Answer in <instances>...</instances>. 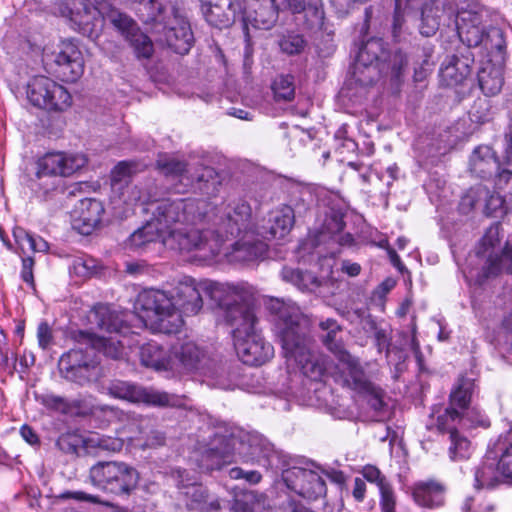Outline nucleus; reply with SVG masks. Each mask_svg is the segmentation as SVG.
<instances>
[{"mask_svg": "<svg viewBox=\"0 0 512 512\" xmlns=\"http://www.w3.org/2000/svg\"><path fill=\"white\" fill-rule=\"evenodd\" d=\"M497 185L512 197V172L508 170L501 172L498 176Z\"/></svg>", "mask_w": 512, "mask_h": 512, "instance_id": "4d7b16f0", "label": "nucleus"}, {"mask_svg": "<svg viewBox=\"0 0 512 512\" xmlns=\"http://www.w3.org/2000/svg\"><path fill=\"white\" fill-rule=\"evenodd\" d=\"M92 485L115 495H130L137 487L139 473L123 461H99L89 470Z\"/></svg>", "mask_w": 512, "mask_h": 512, "instance_id": "f8f14e48", "label": "nucleus"}, {"mask_svg": "<svg viewBox=\"0 0 512 512\" xmlns=\"http://www.w3.org/2000/svg\"><path fill=\"white\" fill-rule=\"evenodd\" d=\"M20 434L28 444L32 446L39 444V437L31 427L27 425L22 426L20 429Z\"/></svg>", "mask_w": 512, "mask_h": 512, "instance_id": "052dcab7", "label": "nucleus"}, {"mask_svg": "<svg viewBox=\"0 0 512 512\" xmlns=\"http://www.w3.org/2000/svg\"><path fill=\"white\" fill-rule=\"evenodd\" d=\"M282 279L292 283L300 290L312 291L319 286V281L312 273L300 269L284 267L281 272Z\"/></svg>", "mask_w": 512, "mask_h": 512, "instance_id": "4c0bfd02", "label": "nucleus"}, {"mask_svg": "<svg viewBox=\"0 0 512 512\" xmlns=\"http://www.w3.org/2000/svg\"><path fill=\"white\" fill-rule=\"evenodd\" d=\"M294 211L290 206L282 205L270 213L269 234L274 239H283L294 224Z\"/></svg>", "mask_w": 512, "mask_h": 512, "instance_id": "7c9ffc66", "label": "nucleus"}, {"mask_svg": "<svg viewBox=\"0 0 512 512\" xmlns=\"http://www.w3.org/2000/svg\"><path fill=\"white\" fill-rule=\"evenodd\" d=\"M481 90L485 95L498 94L503 86V68L501 66H486L478 74Z\"/></svg>", "mask_w": 512, "mask_h": 512, "instance_id": "473e14b6", "label": "nucleus"}, {"mask_svg": "<svg viewBox=\"0 0 512 512\" xmlns=\"http://www.w3.org/2000/svg\"><path fill=\"white\" fill-rule=\"evenodd\" d=\"M87 164V157L79 152H48L36 162L37 180L44 176L69 177Z\"/></svg>", "mask_w": 512, "mask_h": 512, "instance_id": "a211bd4d", "label": "nucleus"}, {"mask_svg": "<svg viewBox=\"0 0 512 512\" xmlns=\"http://www.w3.org/2000/svg\"><path fill=\"white\" fill-rule=\"evenodd\" d=\"M157 167L166 176L180 177L181 182L186 180L185 185H189L194 180L199 182L205 181L206 177H211L213 174V170L210 168H205L202 174H194L185 163L167 156L159 157Z\"/></svg>", "mask_w": 512, "mask_h": 512, "instance_id": "a878e982", "label": "nucleus"}, {"mask_svg": "<svg viewBox=\"0 0 512 512\" xmlns=\"http://www.w3.org/2000/svg\"><path fill=\"white\" fill-rule=\"evenodd\" d=\"M412 496L419 506L438 507L444 502V487L436 481L417 482L412 488Z\"/></svg>", "mask_w": 512, "mask_h": 512, "instance_id": "cd10ccee", "label": "nucleus"}, {"mask_svg": "<svg viewBox=\"0 0 512 512\" xmlns=\"http://www.w3.org/2000/svg\"><path fill=\"white\" fill-rule=\"evenodd\" d=\"M472 60L469 56L448 57L440 68V78L446 86H456L463 83L471 74Z\"/></svg>", "mask_w": 512, "mask_h": 512, "instance_id": "b1692460", "label": "nucleus"}, {"mask_svg": "<svg viewBox=\"0 0 512 512\" xmlns=\"http://www.w3.org/2000/svg\"><path fill=\"white\" fill-rule=\"evenodd\" d=\"M474 387L475 384L472 379L464 377L458 379L455 387L450 393L449 406L456 408L462 415L463 412L469 408Z\"/></svg>", "mask_w": 512, "mask_h": 512, "instance_id": "72a5a7b5", "label": "nucleus"}, {"mask_svg": "<svg viewBox=\"0 0 512 512\" xmlns=\"http://www.w3.org/2000/svg\"><path fill=\"white\" fill-rule=\"evenodd\" d=\"M246 462L247 437L240 438L233 434L215 435L197 458V464L201 471L211 472L236 461V455Z\"/></svg>", "mask_w": 512, "mask_h": 512, "instance_id": "4468645a", "label": "nucleus"}, {"mask_svg": "<svg viewBox=\"0 0 512 512\" xmlns=\"http://www.w3.org/2000/svg\"><path fill=\"white\" fill-rule=\"evenodd\" d=\"M243 479L250 484H257L261 481L262 475L255 470L252 471H244Z\"/></svg>", "mask_w": 512, "mask_h": 512, "instance_id": "774afa93", "label": "nucleus"}, {"mask_svg": "<svg viewBox=\"0 0 512 512\" xmlns=\"http://www.w3.org/2000/svg\"><path fill=\"white\" fill-rule=\"evenodd\" d=\"M498 169V161L489 146L477 147L470 157V170L481 178L491 175Z\"/></svg>", "mask_w": 512, "mask_h": 512, "instance_id": "c756f323", "label": "nucleus"}, {"mask_svg": "<svg viewBox=\"0 0 512 512\" xmlns=\"http://www.w3.org/2000/svg\"><path fill=\"white\" fill-rule=\"evenodd\" d=\"M319 327L321 330H323L325 332H327V331L341 332L340 325L336 322V320L331 319V318L320 321Z\"/></svg>", "mask_w": 512, "mask_h": 512, "instance_id": "338daca9", "label": "nucleus"}, {"mask_svg": "<svg viewBox=\"0 0 512 512\" xmlns=\"http://www.w3.org/2000/svg\"><path fill=\"white\" fill-rule=\"evenodd\" d=\"M130 316L127 313L119 314L106 305L96 306L91 317L102 334L79 331L75 336L77 346L59 359L61 375L79 385L97 380L100 368L96 352L118 359L124 354L126 347L132 348L138 344L136 332L130 331V327L125 324Z\"/></svg>", "mask_w": 512, "mask_h": 512, "instance_id": "f03ea898", "label": "nucleus"}, {"mask_svg": "<svg viewBox=\"0 0 512 512\" xmlns=\"http://www.w3.org/2000/svg\"><path fill=\"white\" fill-rule=\"evenodd\" d=\"M203 199H163L155 203L152 218L131 234L127 246L146 250L152 244H161L174 251L202 250L218 253L197 227L206 215Z\"/></svg>", "mask_w": 512, "mask_h": 512, "instance_id": "7ed1b4c3", "label": "nucleus"}, {"mask_svg": "<svg viewBox=\"0 0 512 512\" xmlns=\"http://www.w3.org/2000/svg\"><path fill=\"white\" fill-rule=\"evenodd\" d=\"M305 42L300 35H287L284 36L279 46L282 52L288 55H294L300 53L304 48Z\"/></svg>", "mask_w": 512, "mask_h": 512, "instance_id": "de8ad7c7", "label": "nucleus"}, {"mask_svg": "<svg viewBox=\"0 0 512 512\" xmlns=\"http://www.w3.org/2000/svg\"><path fill=\"white\" fill-rule=\"evenodd\" d=\"M41 403L48 409L61 413H67L70 409L68 401L54 394H45L41 396Z\"/></svg>", "mask_w": 512, "mask_h": 512, "instance_id": "09e8293b", "label": "nucleus"}, {"mask_svg": "<svg viewBox=\"0 0 512 512\" xmlns=\"http://www.w3.org/2000/svg\"><path fill=\"white\" fill-rule=\"evenodd\" d=\"M170 373L174 376L199 373L210 378V384L213 386L221 389L230 388V384L222 375L223 369L215 367L205 351L193 341L172 348Z\"/></svg>", "mask_w": 512, "mask_h": 512, "instance_id": "9d476101", "label": "nucleus"}, {"mask_svg": "<svg viewBox=\"0 0 512 512\" xmlns=\"http://www.w3.org/2000/svg\"><path fill=\"white\" fill-rule=\"evenodd\" d=\"M340 332H331L327 331L326 334L323 336V343L324 345L333 353L339 356V363L337 364V374H336V381L339 380L340 374H341V363L343 361L344 356L350 355L348 352H346L341 342L338 339V334Z\"/></svg>", "mask_w": 512, "mask_h": 512, "instance_id": "37998d69", "label": "nucleus"}, {"mask_svg": "<svg viewBox=\"0 0 512 512\" xmlns=\"http://www.w3.org/2000/svg\"><path fill=\"white\" fill-rule=\"evenodd\" d=\"M33 267L34 260L32 257L22 258L21 278L32 287H34Z\"/></svg>", "mask_w": 512, "mask_h": 512, "instance_id": "864d4df0", "label": "nucleus"}, {"mask_svg": "<svg viewBox=\"0 0 512 512\" xmlns=\"http://www.w3.org/2000/svg\"><path fill=\"white\" fill-rule=\"evenodd\" d=\"M498 472L502 477L512 479V429L497 443Z\"/></svg>", "mask_w": 512, "mask_h": 512, "instance_id": "c9c22d12", "label": "nucleus"}, {"mask_svg": "<svg viewBox=\"0 0 512 512\" xmlns=\"http://www.w3.org/2000/svg\"><path fill=\"white\" fill-rule=\"evenodd\" d=\"M253 295L247 301H239L229 308V299H223L227 309L224 318L232 328L234 348L239 359L246 365L259 366L269 361L274 355V348L258 333L257 317L252 308Z\"/></svg>", "mask_w": 512, "mask_h": 512, "instance_id": "0eeeda50", "label": "nucleus"}, {"mask_svg": "<svg viewBox=\"0 0 512 512\" xmlns=\"http://www.w3.org/2000/svg\"><path fill=\"white\" fill-rule=\"evenodd\" d=\"M401 6H402V1L396 0V8H395V13H394V18H393V34L395 37H397L399 35V33L401 32V28L404 23V18L401 13Z\"/></svg>", "mask_w": 512, "mask_h": 512, "instance_id": "13d9d810", "label": "nucleus"}, {"mask_svg": "<svg viewBox=\"0 0 512 512\" xmlns=\"http://www.w3.org/2000/svg\"><path fill=\"white\" fill-rule=\"evenodd\" d=\"M201 292H206L217 302L224 318L227 315L224 298L229 299V308H233L238 300L245 302L252 297V287L244 282L197 283L192 278H185L170 293L157 289L140 292L134 310L144 327L159 333H175L183 325V314L195 315L202 309Z\"/></svg>", "mask_w": 512, "mask_h": 512, "instance_id": "f257e3e1", "label": "nucleus"}, {"mask_svg": "<svg viewBox=\"0 0 512 512\" xmlns=\"http://www.w3.org/2000/svg\"><path fill=\"white\" fill-rule=\"evenodd\" d=\"M56 10L84 35H97L104 21H109L130 42L138 58H149L153 53L149 37L140 32L133 19L113 8L109 2L94 5L89 0H59Z\"/></svg>", "mask_w": 512, "mask_h": 512, "instance_id": "39448f33", "label": "nucleus"}, {"mask_svg": "<svg viewBox=\"0 0 512 512\" xmlns=\"http://www.w3.org/2000/svg\"><path fill=\"white\" fill-rule=\"evenodd\" d=\"M271 6L258 5L257 9L248 11L243 5L242 26L246 40L250 37V28L270 29L277 21L279 10L293 13H305V18L312 28H321L324 22L322 0H270Z\"/></svg>", "mask_w": 512, "mask_h": 512, "instance_id": "1a4fd4ad", "label": "nucleus"}, {"mask_svg": "<svg viewBox=\"0 0 512 512\" xmlns=\"http://www.w3.org/2000/svg\"><path fill=\"white\" fill-rule=\"evenodd\" d=\"M156 41L167 45L175 53L184 55L193 45V33L189 22L174 7H164L163 16L155 22H149Z\"/></svg>", "mask_w": 512, "mask_h": 512, "instance_id": "ddd939ff", "label": "nucleus"}, {"mask_svg": "<svg viewBox=\"0 0 512 512\" xmlns=\"http://www.w3.org/2000/svg\"><path fill=\"white\" fill-rule=\"evenodd\" d=\"M141 363L155 371L170 373L171 353L168 354L158 343L150 341L140 348Z\"/></svg>", "mask_w": 512, "mask_h": 512, "instance_id": "c85d7f7f", "label": "nucleus"}, {"mask_svg": "<svg viewBox=\"0 0 512 512\" xmlns=\"http://www.w3.org/2000/svg\"><path fill=\"white\" fill-rule=\"evenodd\" d=\"M0 363L6 368H15L16 357L13 353L9 354L7 348L0 345Z\"/></svg>", "mask_w": 512, "mask_h": 512, "instance_id": "e2e57ef3", "label": "nucleus"}, {"mask_svg": "<svg viewBox=\"0 0 512 512\" xmlns=\"http://www.w3.org/2000/svg\"><path fill=\"white\" fill-rule=\"evenodd\" d=\"M380 506L383 512H395L396 494L391 486L379 492Z\"/></svg>", "mask_w": 512, "mask_h": 512, "instance_id": "3c124183", "label": "nucleus"}, {"mask_svg": "<svg viewBox=\"0 0 512 512\" xmlns=\"http://www.w3.org/2000/svg\"><path fill=\"white\" fill-rule=\"evenodd\" d=\"M283 481L289 489L307 499L316 500L327 492L325 481L312 464L308 468L293 466V469H286Z\"/></svg>", "mask_w": 512, "mask_h": 512, "instance_id": "6ab92c4d", "label": "nucleus"}, {"mask_svg": "<svg viewBox=\"0 0 512 512\" xmlns=\"http://www.w3.org/2000/svg\"><path fill=\"white\" fill-rule=\"evenodd\" d=\"M272 90L277 100L290 101L295 95L294 78L291 75L278 76L273 84Z\"/></svg>", "mask_w": 512, "mask_h": 512, "instance_id": "a19ab883", "label": "nucleus"}, {"mask_svg": "<svg viewBox=\"0 0 512 512\" xmlns=\"http://www.w3.org/2000/svg\"><path fill=\"white\" fill-rule=\"evenodd\" d=\"M500 240L498 225L490 226L480 240L476 250V257L482 262L481 272L477 275L479 282L498 275L503 269L512 274V254L500 253Z\"/></svg>", "mask_w": 512, "mask_h": 512, "instance_id": "dca6fc26", "label": "nucleus"}, {"mask_svg": "<svg viewBox=\"0 0 512 512\" xmlns=\"http://www.w3.org/2000/svg\"><path fill=\"white\" fill-rule=\"evenodd\" d=\"M492 452H488L486 460L483 461L475 470L474 486L477 489H489L499 483L501 474L498 472V462L495 455L491 457Z\"/></svg>", "mask_w": 512, "mask_h": 512, "instance_id": "2f4dec72", "label": "nucleus"}, {"mask_svg": "<svg viewBox=\"0 0 512 512\" xmlns=\"http://www.w3.org/2000/svg\"><path fill=\"white\" fill-rule=\"evenodd\" d=\"M37 340L41 349L46 350L53 345V332L46 322H41L37 328Z\"/></svg>", "mask_w": 512, "mask_h": 512, "instance_id": "8fccbe9b", "label": "nucleus"}, {"mask_svg": "<svg viewBox=\"0 0 512 512\" xmlns=\"http://www.w3.org/2000/svg\"><path fill=\"white\" fill-rule=\"evenodd\" d=\"M104 213L103 204L94 198L81 199L73 211V227L83 235H89L100 224Z\"/></svg>", "mask_w": 512, "mask_h": 512, "instance_id": "5701e85b", "label": "nucleus"}, {"mask_svg": "<svg viewBox=\"0 0 512 512\" xmlns=\"http://www.w3.org/2000/svg\"><path fill=\"white\" fill-rule=\"evenodd\" d=\"M135 170L132 162L122 161L118 163L112 170V181L114 183L122 182Z\"/></svg>", "mask_w": 512, "mask_h": 512, "instance_id": "603ef678", "label": "nucleus"}, {"mask_svg": "<svg viewBox=\"0 0 512 512\" xmlns=\"http://www.w3.org/2000/svg\"><path fill=\"white\" fill-rule=\"evenodd\" d=\"M437 0H406V8L421 11L420 33L432 36L440 25L441 9L436 5Z\"/></svg>", "mask_w": 512, "mask_h": 512, "instance_id": "393cba45", "label": "nucleus"}, {"mask_svg": "<svg viewBox=\"0 0 512 512\" xmlns=\"http://www.w3.org/2000/svg\"><path fill=\"white\" fill-rule=\"evenodd\" d=\"M26 98L31 105L50 112H63L72 105L70 92L50 77H32L26 85Z\"/></svg>", "mask_w": 512, "mask_h": 512, "instance_id": "2eb2a0df", "label": "nucleus"}, {"mask_svg": "<svg viewBox=\"0 0 512 512\" xmlns=\"http://www.w3.org/2000/svg\"><path fill=\"white\" fill-rule=\"evenodd\" d=\"M366 493V484L365 481L361 478H355L354 480V486L352 490L353 497L358 501L361 502L365 498Z\"/></svg>", "mask_w": 512, "mask_h": 512, "instance_id": "bf43d9fd", "label": "nucleus"}, {"mask_svg": "<svg viewBox=\"0 0 512 512\" xmlns=\"http://www.w3.org/2000/svg\"><path fill=\"white\" fill-rule=\"evenodd\" d=\"M242 0H201V10L207 23L218 29L232 26L242 18Z\"/></svg>", "mask_w": 512, "mask_h": 512, "instance_id": "aec40b11", "label": "nucleus"}, {"mask_svg": "<svg viewBox=\"0 0 512 512\" xmlns=\"http://www.w3.org/2000/svg\"><path fill=\"white\" fill-rule=\"evenodd\" d=\"M407 64L405 55L400 51L389 53L380 38L367 40L359 49L355 65L354 76L362 85H369L375 81L377 73L390 75L398 81Z\"/></svg>", "mask_w": 512, "mask_h": 512, "instance_id": "6e6552de", "label": "nucleus"}, {"mask_svg": "<svg viewBox=\"0 0 512 512\" xmlns=\"http://www.w3.org/2000/svg\"><path fill=\"white\" fill-rule=\"evenodd\" d=\"M341 269L344 273L351 277H355L361 272V266L358 263L350 262L348 260L342 262Z\"/></svg>", "mask_w": 512, "mask_h": 512, "instance_id": "0e129e2a", "label": "nucleus"}, {"mask_svg": "<svg viewBox=\"0 0 512 512\" xmlns=\"http://www.w3.org/2000/svg\"><path fill=\"white\" fill-rule=\"evenodd\" d=\"M361 474L366 481L375 484L379 492L391 486L387 477L374 465H365L361 470Z\"/></svg>", "mask_w": 512, "mask_h": 512, "instance_id": "c03bdc74", "label": "nucleus"}, {"mask_svg": "<svg viewBox=\"0 0 512 512\" xmlns=\"http://www.w3.org/2000/svg\"><path fill=\"white\" fill-rule=\"evenodd\" d=\"M108 391L112 397L134 404L142 403L159 407L177 406L180 404V399L175 395L124 381L112 383Z\"/></svg>", "mask_w": 512, "mask_h": 512, "instance_id": "f3484780", "label": "nucleus"}, {"mask_svg": "<svg viewBox=\"0 0 512 512\" xmlns=\"http://www.w3.org/2000/svg\"><path fill=\"white\" fill-rule=\"evenodd\" d=\"M463 426L482 427L490 426L489 418L477 407L468 408L462 414Z\"/></svg>", "mask_w": 512, "mask_h": 512, "instance_id": "a18cd8bd", "label": "nucleus"}, {"mask_svg": "<svg viewBox=\"0 0 512 512\" xmlns=\"http://www.w3.org/2000/svg\"><path fill=\"white\" fill-rule=\"evenodd\" d=\"M435 418L437 428L441 431H447L449 434L452 431H457V425L463 426L461 412L450 406L445 408L443 412H439L437 416L433 411L431 421H434ZM431 424H434V422H431Z\"/></svg>", "mask_w": 512, "mask_h": 512, "instance_id": "58836bf2", "label": "nucleus"}, {"mask_svg": "<svg viewBox=\"0 0 512 512\" xmlns=\"http://www.w3.org/2000/svg\"><path fill=\"white\" fill-rule=\"evenodd\" d=\"M125 271L132 276H136L146 271V265L143 262H128Z\"/></svg>", "mask_w": 512, "mask_h": 512, "instance_id": "69168bd1", "label": "nucleus"}, {"mask_svg": "<svg viewBox=\"0 0 512 512\" xmlns=\"http://www.w3.org/2000/svg\"><path fill=\"white\" fill-rule=\"evenodd\" d=\"M312 467L316 468L317 471H319L320 475L321 474L326 475L332 482H334L338 485H342L346 481V477H345L344 473L340 470H336L334 468L324 469V468H321L320 466H317L314 463H312Z\"/></svg>", "mask_w": 512, "mask_h": 512, "instance_id": "5fc2aeb1", "label": "nucleus"}, {"mask_svg": "<svg viewBox=\"0 0 512 512\" xmlns=\"http://www.w3.org/2000/svg\"><path fill=\"white\" fill-rule=\"evenodd\" d=\"M457 32L469 47L480 45L485 37L484 29L480 26V18L477 14L464 12L456 19Z\"/></svg>", "mask_w": 512, "mask_h": 512, "instance_id": "bb28decb", "label": "nucleus"}, {"mask_svg": "<svg viewBox=\"0 0 512 512\" xmlns=\"http://www.w3.org/2000/svg\"><path fill=\"white\" fill-rule=\"evenodd\" d=\"M325 227L330 233H338L342 231L344 228L342 217L338 214H333L331 220L325 224Z\"/></svg>", "mask_w": 512, "mask_h": 512, "instance_id": "680f3d73", "label": "nucleus"}, {"mask_svg": "<svg viewBox=\"0 0 512 512\" xmlns=\"http://www.w3.org/2000/svg\"><path fill=\"white\" fill-rule=\"evenodd\" d=\"M207 207L202 209L205 216L199 225L207 222L217 227L219 237L238 236L244 233V237L233 244L231 259L237 262L254 261L266 253V244L249 236L251 208L244 201H237L225 207L221 215L215 214L216 207L207 202Z\"/></svg>", "mask_w": 512, "mask_h": 512, "instance_id": "423d86ee", "label": "nucleus"}, {"mask_svg": "<svg viewBox=\"0 0 512 512\" xmlns=\"http://www.w3.org/2000/svg\"><path fill=\"white\" fill-rule=\"evenodd\" d=\"M13 236L22 254H26L30 251L45 252L48 250V243L43 238L36 237L21 227H16L13 230Z\"/></svg>", "mask_w": 512, "mask_h": 512, "instance_id": "e433bc0d", "label": "nucleus"}, {"mask_svg": "<svg viewBox=\"0 0 512 512\" xmlns=\"http://www.w3.org/2000/svg\"><path fill=\"white\" fill-rule=\"evenodd\" d=\"M450 441L449 457L452 461H463L470 458L473 448L471 442L466 437L458 431H452Z\"/></svg>", "mask_w": 512, "mask_h": 512, "instance_id": "ea45409f", "label": "nucleus"}, {"mask_svg": "<svg viewBox=\"0 0 512 512\" xmlns=\"http://www.w3.org/2000/svg\"><path fill=\"white\" fill-rule=\"evenodd\" d=\"M266 307L274 316L275 331L287 365L312 380H319L327 367L324 358L312 350L306 316L291 300L270 298Z\"/></svg>", "mask_w": 512, "mask_h": 512, "instance_id": "20e7f679", "label": "nucleus"}, {"mask_svg": "<svg viewBox=\"0 0 512 512\" xmlns=\"http://www.w3.org/2000/svg\"><path fill=\"white\" fill-rule=\"evenodd\" d=\"M337 382L366 398L375 412L376 420H383L387 416L388 405L385 401V392L369 379L358 359L352 355L344 356Z\"/></svg>", "mask_w": 512, "mask_h": 512, "instance_id": "9b49d317", "label": "nucleus"}, {"mask_svg": "<svg viewBox=\"0 0 512 512\" xmlns=\"http://www.w3.org/2000/svg\"><path fill=\"white\" fill-rule=\"evenodd\" d=\"M250 461L257 462L274 472L281 471L282 474L286 469H293V467H289L282 453L274 450L270 443L257 436H247L246 462Z\"/></svg>", "mask_w": 512, "mask_h": 512, "instance_id": "4be33fe9", "label": "nucleus"}, {"mask_svg": "<svg viewBox=\"0 0 512 512\" xmlns=\"http://www.w3.org/2000/svg\"><path fill=\"white\" fill-rule=\"evenodd\" d=\"M372 335L379 352L384 349H388L390 345V336L386 328L379 327Z\"/></svg>", "mask_w": 512, "mask_h": 512, "instance_id": "6e6d98bb", "label": "nucleus"}, {"mask_svg": "<svg viewBox=\"0 0 512 512\" xmlns=\"http://www.w3.org/2000/svg\"><path fill=\"white\" fill-rule=\"evenodd\" d=\"M497 341L501 353L512 361V320L500 329Z\"/></svg>", "mask_w": 512, "mask_h": 512, "instance_id": "49530a36", "label": "nucleus"}, {"mask_svg": "<svg viewBox=\"0 0 512 512\" xmlns=\"http://www.w3.org/2000/svg\"><path fill=\"white\" fill-rule=\"evenodd\" d=\"M90 447L107 452H119L124 446V440L119 437L94 434L87 440Z\"/></svg>", "mask_w": 512, "mask_h": 512, "instance_id": "79ce46f5", "label": "nucleus"}, {"mask_svg": "<svg viewBox=\"0 0 512 512\" xmlns=\"http://www.w3.org/2000/svg\"><path fill=\"white\" fill-rule=\"evenodd\" d=\"M185 471H177L178 477L181 479L178 483L179 489L183 490L181 493L186 498V506L190 510H199L203 505L206 504L204 501L206 498L205 488L197 483H184L183 474Z\"/></svg>", "mask_w": 512, "mask_h": 512, "instance_id": "f704fd0d", "label": "nucleus"}, {"mask_svg": "<svg viewBox=\"0 0 512 512\" xmlns=\"http://www.w3.org/2000/svg\"><path fill=\"white\" fill-rule=\"evenodd\" d=\"M54 63L57 67L56 73L63 81L75 82L84 72L82 53L72 40L60 42Z\"/></svg>", "mask_w": 512, "mask_h": 512, "instance_id": "412c9836", "label": "nucleus"}]
</instances>
